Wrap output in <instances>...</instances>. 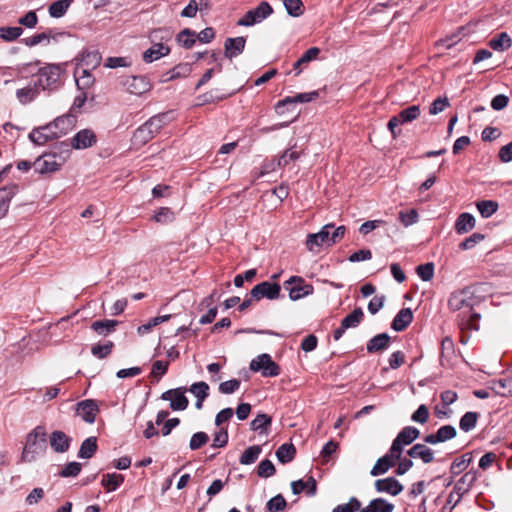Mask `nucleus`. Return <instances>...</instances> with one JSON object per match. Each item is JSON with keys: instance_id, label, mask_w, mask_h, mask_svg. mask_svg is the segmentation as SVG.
Masks as SVG:
<instances>
[{"instance_id": "1", "label": "nucleus", "mask_w": 512, "mask_h": 512, "mask_svg": "<svg viewBox=\"0 0 512 512\" xmlns=\"http://www.w3.org/2000/svg\"><path fill=\"white\" fill-rule=\"evenodd\" d=\"M484 286L482 284L467 286L454 291L448 300L449 309L458 312L459 325L468 329H477L476 322L480 314L474 311V307L484 298Z\"/></svg>"}, {"instance_id": "2", "label": "nucleus", "mask_w": 512, "mask_h": 512, "mask_svg": "<svg viewBox=\"0 0 512 512\" xmlns=\"http://www.w3.org/2000/svg\"><path fill=\"white\" fill-rule=\"evenodd\" d=\"M47 449V433L44 426H36L26 437V443L21 454L23 462H33L43 455Z\"/></svg>"}, {"instance_id": "3", "label": "nucleus", "mask_w": 512, "mask_h": 512, "mask_svg": "<svg viewBox=\"0 0 512 512\" xmlns=\"http://www.w3.org/2000/svg\"><path fill=\"white\" fill-rule=\"evenodd\" d=\"M62 73L63 69L60 65L47 64L38 70L35 86L43 91H55L63 84Z\"/></svg>"}, {"instance_id": "4", "label": "nucleus", "mask_w": 512, "mask_h": 512, "mask_svg": "<svg viewBox=\"0 0 512 512\" xmlns=\"http://www.w3.org/2000/svg\"><path fill=\"white\" fill-rule=\"evenodd\" d=\"M272 13V6L268 2L262 1L256 8L247 11L244 16L238 20L237 25L245 27L253 26L261 23Z\"/></svg>"}, {"instance_id": "5", "label": "nucleus", "mask_w": 512, "mask_h": 512, "mask_svg": "<svg viewBox=\"0 0 512 512\" xmlns=\"http://www.w3.org/2000/svg\"><path fill=\"white\" fill-rule=\"evenodd\" d=\"M420 435V431L413 426L404 427L393 440L390 447L391 452L395 458H400L402 455L403 446L410 445Z\"/></svg>"}, {"instance_id": "6", "label": "nucleus", "mask_w": 512, "mask_h": 512, "mask_svg": "<svg viewBox=\"0 0 512 512\" xmlns=\"http://www.w3.org/2000/svg\"><path fill=\"white\" fill-rule=\"evenodd\" d=\"M254 372L261 371L264 377H276L280 374V367L272 360L269 354H261L250 363Z\"/></svg>"}, {"instance_id": "7", "label": "nucleus", "mask_w": 512, "mask_h": 512, "mask_svg": "<svg viewBox=\"0 0 512 512\" xmlns=\"http://www.w3.org/2000/svg\"><path fill=\"white\" fill-rule=\"evenodd\" d=\"M281 292V286L278 283H270L268 281L261 282L255 285L251 292V298L261 300L267 298L270 300L278 299Z\"/></svg>"}, {"instance_id": "8", "label": "nucleus", "mask_w": 512, "mask_h": 512, "mask_svg": "<svg viewBox=\"0 0 512 512\" xmlns=\"http://www.w3.org/2000/svg\"><path fill=\"white\" fill-rule=\"evenodd\" d=\"M296 284L289 288V298L293 301L299 300L302 297L311 295L314 288L311 284H304V280L300 276H291L285 283L284 286L288 288L289 285Z\"/></svg>"}, {"instance_id": "9", "label": "nucleus", "mask_w": 512, "mask_h": 512, "mask_svg": "<svg viewBox=\"0 0 512 512\" xmlns=\"http://www.w3.org/2000/svg\"><path fill=\"white\" fill-rule=\"evenodd\" d=\"M123 87L133 95H142L152 89V83L146 76H130L122 81Z\"/></svg>"}, {"instance_id": "10", "label": "nucleus", "mask_w": 512, "mask_h": 512, "mask_svg": "<svg viewBox=\"0 0 512 512\" xmlns=\"http://www.w3.org/2000/svg\"><path fill=\"white\" fill-rule=\"evenodd\" d=\"M63 164V160H58L56 154H44L39 157L33 164L36 172L40 174L53 173L60 169Z\"/></svg>"}, {"instance_id": "11", "label": "nucleus", "mask_w": 512, "mask_h": 512, "mask_svg": "<svg viewBox=\"0 0 512 512\" xmlns=\"http://www.w3.org/2000/svg\"><path fill=\"white\" fill-rule=\"evenodd\" d=\"M186 388L179 387L164 392L161 396L163 400L170 401V408L174 411H182L188 407L189 401L185 396Z\"/></svg>"}, {"instance_id": "12", "label": "nucleus", "mask_w": 512, "mask_h": 512, "mask_svg": "<svg viewBox=\"0 0 512 512\" xmlns=\"http://www.w3.org/2000/svg\"><path fill=\"white\" fill-rule=\"evenodd\" d=\"M98 412L99 406L93 399L83 400L76 405V414L89 424L95 422Z\"/></svg>"}, {"instance_id": "13", "label": "nucleus", "mask_w": 512, "mask_h": 512, "mask_svg": "<svg viewBox=\"0 0 512 512\" xmlns=\"http://www.w3.org/2000/svg\"><path fill=\"white\" fill-rule=\"evenodd\" d=\"M457 435L456 428L452 425L441 426L435 433L425 435L424 443L436 445L455 438Z\"/></svg>"}, {"instance_id": "14", "label": "nucleus", "mask_w": 512, "mask_h": 512, "mask_svg": "<svg viewBox=\"0 0 512 512\" xmlns=\"http://www.w3.org/2000/svg\"><path fill=\"white\" fill-rule=\"evenodd\" d=\"M332 229H334V224H326L318 233L309 234L306 240L308 250L314 251L315 247H320L324 244L329 245V235Z\"/></svg>"}, {"instance_id": "15", "label": "nucleus", "mask_w": 512, "mask_h": 512, "mask_svg": "<svg viewBox=\"0 0 512 512\" xmlns=\"http://www.w3.org/2000/svg\"><path fill=\"white\" fill-rule=\"evenodd\" d=\"M72 438L61 430H55L49 435V444L56 453H65L69 450Z\"/></svg>"}, {"instance_id": "16", "label": "nucleus", "mask_w": 512, "mask_h": 512, "mask_svg": "<svg viewBox=\"0 0 512 512\" xmlns=\"http://www.w3.org/2000/svg\"><path fill=\"white\" fill-rule=\"evenodd\" d=\"M477 479L476 471L466 472L454 485V489L457 493L455 502H460L461 498L469 492L473 484Z\"/></svg>"}, {"instance_id": "17", "label": "nucleus", "mask_w": 512, "mask_h": 512, "mask_svg": "<svg viewBox=\"0 0 512 512\" xmlns=\"http://www.w3.org/2000/svg\"><path fill=\"white\" fill-rule=\"evenodd\" d=\"M96 143V135L90 129L80 130L72 139V147L74 149H86L92 147Z\"/></svg>"}, {"instance_id": "18", "label": "nucleus", "mask_w": 512, "mask_h": 512, "mask_svg": "<svg viewBox=\"0 0 512 512\" xmlns=\"http://www.w3.org/2000/svg\"><path fill=\"white\" fill-rule=\"evenodd\" d=\"M375 489L377 492H385L396 496L403 491V485L397 479L388 477L376 480Z\"/></svg>"}, {"instance_id": "19", "label": "nucleus", "mask_w": 512, "mask_h": 512, "mask_svg": "<svg viewBox=\"0 0 512 512\" xmlns=\"http://www.w3.org/2000/svg\"><path fill=\"white\" fill-rule=\"evenodd\" d=\"M319 96L317 91L299 93L293 97H286L283 100H280L276 105V111L278 113H283L282 108L289 104L295 103H307L311 102Z\"/></svg>"}, {"instance_id": "20", "label": "nucleus", "mask_w": 512, "mask_h": 512, "mask_svg": "<svg viewBox=\"0 0 512 512\" xmlns=\"http://www.w3.org/2000/svg\"><path fill=\"white\" fill-rule=\"evenodd\" d=\"M246 40L239 36L235 38H227L224 43V54L227 58L232 59L240 55L245 48Z\"/></svg>"}, {"instance_id": "21", "label": "nucleus", "mask_w": 512, "mask_h": 512, "mask_svg": "<svg viewBox=\"0 0 512 512\" xmlns=\"http://www.w3.org/2000/svg\"><path fill=\"white\" fill-rule=\"evenodd\" d=\"M407 454L410 458L421 459L424 464H429L434 460V451L425 444H415L407 451Z\"/></svg>"}, {"instance_id": "22", "label": "nucleus", "mask_w": 512, "mask_h": 512, "mask_svg": "<svg viewBox=\"0 0 512 512\" xmlns=\"http://www.w3.org/2000/svg\"><path fill=\"white\" fill-rule=\"evenodd\" d=\"M400 458H395L389 449L388 453L383 457L379 458L373 468L370 471L372 476H378L386 473L391 467H393Z\"/></svg>"}, {"instance_id": "23", "label": "nucleus", "mask_w": 512, "mask_h": 512, "mask_svg": "<svg viewBox=\"0 0 512 512\" xmlns=\"http://www.w3.org/2000/svg\"><path fill=\"white\" fill-rule=\"evenodd\" d=\"M391 337L387 333H380L367 342L368 353H379L389 348Z\"/></svg>"}, {"instance_id": "24", "label": "nucleus", "mask_w": 512, "mask_h": 512, "mask_svg": "<svg viewBox=\"0 0 512 512\" xmlns=\"http://www.w3.org/2000/svg\"><path fill=\"white\" fill-rule=\"evenodd\" d=\"M170 53V48L161 43L155 42L149 49L143 53V61L146 63H152Z\"/></svg>"}, {"instance_id": "25", "label": "nucleus", "mask_w": 512, "mask_h": 512, "mask_svg": "<svg viewBox=\"0 0 512 512\" xmlns=\"http://www.w3.org/2000/svg\"><path fill=\"white\" fill-rule=\"evenodd\" d=\"M172 120V116L170 112L160 113L152 116L149 120H147L144 125L148 130H151V133L154 137L160 132V130L167 125Z\"/></svg>"}, {"instance_id": "26", "label": "nucleus", "mask_w": 512, "mask_h": 512, "mask_svg": "<svg viewBox=\"0 0 512 512\" xmlns=\"http://www.w3.org/2000/svg\"><path fill=\"white\" fill-rule=\"evenodd\" d=\"M18 190L19 186L17 184H10L0 189V219L7 214L10 200Z\"/></svg>"}, {"instance_id": "27", "label": "nucleus", "mask_w": 512, "mask_h": 512, "mask_svg": "<svg viewBox=\"0 0 512 512\" xmlns=\"http://www.w3.org/2000/svg\"><path fill=\"white\" fill-rule=\"evenodd\" d=\"M192 72V66L189 63H180L173 67L171 70L163 74L161 82H169L178 78H185Z\"/></svg>"}, {"instance_id": "28", "label": "nucleus", "mask_w": 512, "mask_h": 512, "mask_svg": "<svg viewBox=\"0 0 512 512\" xmlns=\"http://www.w3.org/2000/svg\"><path fill=\"white\" fill-rule=\"evenodd\" d=\"M413 320V313L410 308L401 309L394 317L391 328L397 332L405 330Z\"/></svg>"}, {"instance_id": "29", "label": "nucleus", "mask_w": 512, "mask_h": 512, "mask_svg": "<svg viewBox=\"0 0 512 512\" xmlns=\"http://www.w3.org/2000/svg\"><path fill=\"white\" fill-rule=\"evenodd\" d=\"M91 69L78 66L75 70V79L78 90H85L94 84V77L90 73Z\"/></svg>"}, {"instance_id": "30", "label": "nucleus", "mask_w": 512, "mask_h": 512, "mask_svg": "<svg viewBox=\"0 0 512 512\" xmlns=\"http://www.w3.org/2000/svg\"><path fill=\"white\" fill-rule=\"evenodd\" d=\"M101 54L97 50H85L81 54L78 66L88 69H95L101 63Z\"/></svg>"}, {"instance_id": "31", "label": "nucleus", "mask_w": 512, "mask_h": 512, "mask_svg": "<svg viewBox=\"0 0 512 512\" xmlns=\"http://www.w3.org/2000/svg\"><path fill=\"white\" fill-rule=\"evenodd\" d=\"M476 225L474 216L470 213H461L455 222V230L458 234H465L471 231Z\"/></svg>"}, {"instance_id": "32", "label": "nucleus", "mask_w": 512, "mask_h": 512, "mask_svg": "<svg viewBox=\"0 0 512 512\" xmlns=\"http://www.w3.org/2000/svg\"><path fill=\"white\" fill-rule=\"evenodd\" d=\"M118 324L119 322L113 319L97 320L91 324V329L100 336H108L115 331Z\"/></svg>"}, {"instance_id": "33", "label": "nucleus", "mask_w": 512, "mask_h": 512, "mask_svg": "<svg viewBox=\"0 0 512 512\" xmlns=\"http://www.w3.org/2000/svg\"><path fill=\"white\" fill-rule=\"evenodd\" d=\"M64 33H54L52 30H49L47 32H42L35 34L31 37L23 39V42L26 46L33 47L38 44H41L43 42H46L47 44L50 42V39L56 40L58 36H63Z\"/></svg>"}, {"instance_id": "34", "label": "nucleus", "mask_w": 512, "mask_h": 512, "mask_svg": "<svg viewBox=\"0 0 512 512\" xmlns=\"http://www.w3.org/2000/svg\"><path fill=\"white\" fill-rule=\"evenodd\" d=\"M394 505L387 502L383 498H376L370 501V503L360 510V512H393Z\"/></svg>"}, {"instance_id": "35", "label": "nucleus", "mask_w": 512, "mask_h": 512, "mask_svg": "<svg viewBox=\"0 0 512 512\" xmlns=\"http://www.w3.org/2000/svg\"><path fill=\"white\" fill-rule=\"evenodd\" d=\"M97 438L94 436H91L87 439H85L78 451V457L82 459H89L91 458L94 453L97 450Z\"/></svg>"}, {"instance_id": "36", "label": "nucleus", "mask_w": 512, "mask_h": 512, "mask_svg": "<svg viewBox=\"0 0 512 512\" xmlns=\"http://www.w3.org/2000/svg\"><path fill=\"white\" fill-rule=\"evenodd\" d=\"M124 481V477L117 473H107L102 477L101 484L107 492L115 491Z\"/></svg>"}, {"instance_id": "37", "label": "nucleus", "mask_w": 512, "mask_h": 512, "mask_svg": "<svg viewBox=\"0 0 512 512\" xmlns=\"http://www.w3.org/2000/svg\"><path fill=\"white\" fill-rule=\"evenodd\" d=\"M512 45V40L506 32H502L489 41V46L495 51H505Z\"/></svg>"}, {"instance_id": "38", "label": "nucleus", "mask_w": 512, "mask_h": 512, "mask_svg": "<svg viewBox=\"0 0 512 512\" xmlns=\"http://www.w3.org/2000/svg\"><path fill=\"white\" fill-rule=\"evenodd\" d=\"M73 117L70 115H64L56 118L53 122L48 124V128H56L61 135L67 134V132L73 126Z\"/></svg>"}, {"instance_id": "39", "label": "nucleus", "mask_w": 512, "mask_h": 512, "mask_svg": "<svg viewBox=\"0 0 512 512\" xmlns=\"http://www.w3.org/2000/svg\"><path fill=\"white\" fill-rule=\"evenodd\" d=\"M296 454V449L293 444H282L276 451V457L279 462L286 464L291 462Z\"/></svg>"}, {"instance_id": "40", "label": "nucleus", "mask_w": 512, "mask_h": 512, "mask_svg": "<svg viewBox=\"0 0 512 512\" xmlns=\"http://www.w3.org/2000/svg\"><path fill=\"white\" fill-rule=\"evenodd\" d=\"M364 313L362 308L357 307L355 308L350 314H348L346 317H344L341 321L344 328H354L357 327L361 321L363 320Z\"/></svg>"}, {"instance_id": "41", "label": "nucleus", "mask_w": 512, "mask_h": 512, "mask_svg": "<svg viewBox=\"0 0 512 512\" xmlns=\"http://www.w3.org/2000/svg\"><path fill=\"white\" fill-rule=\"evenodd\" d=\"M272 423V418L267 414H258L255 419L251 422V429L254 431H260V433H268V428Z\"/></svg>"}, {"instance_id": "42", "label": "nucleus", "mask_w": 512, "mask_h": 512, "mask_svg": "<svg viewBox=\"0 0 512 512\" xmlns=\"http://www.w3.org/2000/svg\"><path fill=\"white\" fill-rule=\"evenodd\" d=\"M196 39V33L188 28L180 31L176 37L177 42L186 49L192 48L196 43Z\"/></svg>"}, {"instance_id": "43", "label": "nucleus", "mask_w": 512, "mask_h": 512, "mask_svg": "<svg viewBox=\"0 0 512 512\" xmlns=\"http://www.w3.org/2000/svg\"><path fill=\"white\" fill-rule=\"evenodd\" d=\"M261 447L258 445H253L244 450L242 455L240 456L239 462L242 465H250L253 464L261 454Z\"/></svg>"}, {"instance_id": "44", "label": "nucleus", "mask_w": 512, "mask_h": 512, "mask_svg": "<svg viewBox=\"0 0 512 512\" xmlns=\"http://www.w3.org/2000/svg\"><path fill=\"white\" fill-rule=\"evenodd\" d=\"M38 90L39 88L35 86V84L33 86L29 85L27 87L18 89L16 91V96L22 104H27L35 99L38 94Z\"/></svg>"}, {"instance_id": "45", "label": "nucleus", "mask_w": 512, "mask_h": 512, "mask_svg": "<svg viewBox=\"0 0 512 512\" xmlns=\"http://www.w3.org/2000/svg\"><path fill=\"white\" fill-rule=\"evenodd\" d=\"M420 114V106L412 105L402 110L399 114H397V117L400 120L401 124H405L416 120L420 116Z\"/></svg>"}, {"instance_id": "46", "label": "nucleus", "mask_w": 512, "mask_h": 512, "mask_svg": "<svg viewBox=\"0 0 512 512\" xmlns=\"http://www.w3.org/2000/svg\"><path fill=\"white\" fill-rule=\"evenodd\" d=\"M319 53L320 50L317 47H311L308 50H306L303 53V55L293 65V68L297 70L296 75H298L301 72L300 67L302 65L307 64L310 61L316 59Z\"/></svg>"}, {"instance_id": "47", "label": "nucleus", "mask_w": 512, "mask_h": 512, "mask_svg": "<svg viewBox=\"0 0 512 512\" xmlns=\"http://www.w3.org/2000/svg\"><path fill=\"white\" fill-rule=\"evenodd\" d=\"M478 413L476 412H466L460 419L459 427L464 432H469L475 428L478 421Z\"/></svg>"}, {"instance_id": "48", "label": "nucleus", "mask_w": 512, "mask_h": 512, "mask_svg": "<svg viewBox=\"0 0 512 512\" xmlns=\"http://www.w3.org/2000/svg\"><path fill=\"white\" fill-rule=\"evenodd\" d=\"M72 0H58L53 2L49 6V14L51 17L60 18L62 17L68 10Z\"/></svg>"}, {"instance_id": "49", "label": "nucleus", "mask_w": 512, "mask_h": 512, "mask_svg": "<svg viewBox=\"0 0 512 512\" xmlns=\"http://www.w3.org/2000/svg\"><path fill=\"white\" fill-rule=\"evenodd\" d=\"M478 211L483 218H489L498 209V203L492 200H482L476 204Z\"/></svg>"}, {"instance_id": "50", "label": "nucleus", "mask_w": 512, "mask_h": 512, "mask_svg": "<svg viewBox=\"0 0 512 512\" xmlns=\"http://www.w3.org/2000/svg\"><path fill=\"white\" fill-rule=\"evenodd\" d=\"M113 347L114 343L112 341H107L103 344L98 343L91 347V353L98 359H104L111 354Z\"/></svg>"}, {"instance_id": "51", "label": "nucleus", "mask_w": 512, "mask_h": 512, "mask_svg": "<svg viewBox=\"0 0 512 512\" xmlns=\"http://www.w3.org/2000/svg\"><path fill=\"white\" fill-rule=\"evenodd\" d=\"M471 461H472V456L469 453H466V454L462 455L461 457L456 458L451 464V467H450L451 473L453 475L460 474L462 471H464L467 468V466L469 465V463Z\"/></svg>"}, {"instance_id": "52", "label": "nucleus", "mask_w": 512, "mask_h": 512, "mask_svg": "<svg viewBox=\"0 0 512 512\" xmlns=\"http://www.w3.org/2000/svg\"><path fill=\"white\" fill-rule=\"evenodd\" d=\"M154 138L151 130H148L145 125H141L133 134V142L136 145H144Z\"/></svg>"}, {"instance_id": "53", "label": "nucleus", "mask_w": 512, "mask_h": 512, "mask_svg": "<svg viewBox=\"0 0 512 512\" xmlns=\"http://www.w3.org/2000/svg\"><path fill=\"white\" fill-rule=\"evenodd\" d=\"M189 391L196 399L205 400L209 396V385L204 381L196 382L190 386Z\"/></svg>"}, {"instance_id": "54", "label": "nucleus", "mask_w": 512, "mask_h": 512, "mask_svg": "<svg viewBox=\"0 0 512 512\" xmlns=\"http://www.w3.org/2000/svg\"><path fill=\"white\" fill-rule=\"evenodd\" d=\"M284 7L287 13L293 17H299L304 13V6L301 0H284Z\"/></svg>"}, {"instance_id": "55", "label": "nucleus", "mask_w": 512, "mask_h": 512, "mask_svg": "<svg viewBox=\"0 0 512 512\" xmlns=\"http://www.w3.org/2000/svg\"><path fill=\"white\" fill-rule=\"evenodd\" d=\"M23 33V29L21 27H1L0 28V38L5 41H14L18 37H20Z\"/></svg>"}, {"instance_id": "56", "label": "nucleus", "mask_w": 512, "mask_h": 512, "mask_svg": "<svg viewBox=\"0 0 512 512\" xmlns=\"http://www.w3.org/2000/svg\"><path fill=\"white\" fill-rule=\"evenodd\" d=\"M495 392L502 396H512V377L495 382Z\"/></svg>"}, {"instance_id": "57", "label": "nucleus", "mask_w": 512, "mask_h": 512, "mask_svg": "<svg viewBox=\"0 0 512 512\" xmlns=\"http://www.w3.org/2000/svg\"><path fill=\"white\" fill-rule=\"evenodd\" d=\"M131 65L132 61L129 57H108L104 63V66L110 69L130 67Z\"/></svg>"}, {"instance_id": "58", "label": "nucleus", "mask_w": 512, "mask_h": 512, "mask_svg": "<svg viewBox=\"0 0 512 512\" xmlns=\"http://www.w3.org/2000/svg\"><path fill=\"white\" fill-rule=\"evenodd\" d=\"M286 506L287 502L281 494L274 496L266 503L267 510L271 512L283 511L286 508Z\"/></svg>"}, {"instance_id": "59", "label": "nucleus", "mask_w": 512, "mask_h": 512, "mask_svg": "<svg viewBox=\"0 0 512 512\" xmlns=\"http://www.w3.org/2000/svg\"><path fill=\"white\" fill-rule=\"evenodd\" d=\"M485 238L484 234L482 233H473L471 236L465 238L460 244L459 248L461 250H470L474 248L478 243L483 241Z\"/></svg>"}, {"instance_id": "60", "label": "nucleus", "mask_w": 512, "mask_h": 512, "mask_svg": "<svg viewBox=\"0 0 512 512\" xmlns=\"http://www.w3.org/2000/svg\"><path fill=\"white\" fill-rule=\"evenodd\" d=\"M275 472L274 464L268 459L262 460L258 465L257 474L259 477L268 478L273 476Z\"/></svg>"}, {"instance_id": "61", "label": "nucleus", "mask_w": 512, "mask_h": 512, "mask_svg": "<svg viewBox=\"0 0 512 512\" xmlns=\"http://www.w3.org/2000/svg\"><path fill=\"white\" fill-rule=\"evenodd\" d=\"M399 219L405 227H408L418 222L419 215L415 209H410L407 211H400Z\"/></svg>"}, {"instance_id": "62", "label": "nucleus", "mask_w": 512, "mask_h": 512, "mask_svg": "<svg viewBox=\"0 0 512 512\" xmlns=\"http://www.w3.org/2000/svg\"><path fill=\"white\" fill-rule=\"evenodd\" d=\"M173 32L169 28H158L154 29L150 33V39L152 42L159 41H169L172 38Z\"/></svg>"}, {"instance_id": "63", "label": "nucleus", "mask_w": 512, "mask_h": 512, "mask_svg": "<svg viewBox=\"0 0 512 512\" xmlns=\"http://www.w3.org/2000/svg\"><path fill=\"white\" fill-rule=\"evenodd\" d=\"M82 465L79 462H69L64 466L59 475L63 478L76 477L81 472Z\"/></svg>"}, {"instance_id": "64", "label": "nucleus", "mask_w": 512, "mask_h": 512, "mask_svg": "<svg viewBox=\"0 0 512 512\" xmlns=\"http://www.w3.org/2000/svg\"><path fill=\"white\" fill-rule=\"evenodd\" d=\"M209 441V436L205 432H197L192 435L189 443V448L191 450H197L204 446Z\"/></svg>"}]
</instances>
